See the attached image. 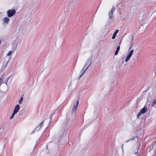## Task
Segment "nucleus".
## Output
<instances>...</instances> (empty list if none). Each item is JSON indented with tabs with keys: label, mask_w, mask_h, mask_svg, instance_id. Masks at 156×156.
<instances>
[{
	"label": "nucleus",
	"mask_w": 156,
	"mask_h": 156,
	"mask_svg": "<svg viewBox=\"0 0 156 156\" xmlns=\"http://www.w3.org/2000/svg\"><path fill=\"white\" fill-rule=\"evenodd\" d=\"M20 105L17 104L16 105V106L15 107L13 112L10 117V119H12L14 116L15 114H16L19 111L20 109Z\"/></svg>",
	"instance_id": "obj_1"
},
{
	"label": "nucleus",
	"mask_w": 156,
	"mask_h": 156,
	"mask_svg": "<svg viewBox=\"0 0 156 156\" xmlns=\"http://www.w3.org/2000/svg\"><path fill=\"white\" fill-rule=\"evenodd\" d=\"M133 52L134 50L132 49L127 53L126 56V58L125 59V62H127L130 59L133 55Z\"/></svg>",
	"instance_id": "obj_2"
},
{
	"label": "nucleus",
	"mask_w": 156,
	"mask_h": 156,
	"mask_svg": "<svg viewBox=\"0 0 156 156\" xmlns=\"http://www.w3.org/2000/svg\"><path fill=\"white\" fill-rule=\"evenodd\" d=\"M147 107L145 106H144L143 108L140 110L139 112L138 113L137 115V117L138 118L139 117L141 114L145 113L147 111Z\"/></svg>",
	"instance_id": "obj_3"
},
{
	"label": "nucleus",
	"mask_w": 156,
	"mask_h": 156,
	"mask_svg": "<svg viewBox=\"0 0 156 156\" xmlns=\"http://www.w3.org/2000/svg\"><path fill=\"white\" fill-rule=\"evenodd\" d=\"M16 13L14 9L9 10L7 11V14L9 17H11L14 15Z\"/></svg>",
	"instance_id": "obj_4"
},
{
	"label": "nucleus",
	"mask_w": 156,
	"mask_h": 156,
	"mask_svg": "<svg viewBox=\"0 0 156 156\" xmlns=\"http://www.w3.org/2000/svg\"><path fill=\"white\" fill-rule=\"evenodd\" d=\"M79 104V101L78 100H76L74 101L73 102V106L72 110V112H75L76 111V109L78 106Z\"/></svg>",
	"instance_id": "obj_5"
},
{
	"label": "nucleus",
	"mask_w": 156,
	"mask_h": 156,
	"mask_svg": "<svg viewBox=\"0 0 156 156\" xmlns=\"http://www.w3.org/2000/svg\"><path fill=\"white\" fill-rule=\"evenodd\" d=\"M92 63V60L91 58H89L86 61L84 66L88 69L89 66H90Z\"/></svg>",
	"instance_id": "obj_6"
},
{
	"label": "nucleus",
	"mask_w": 156,
	"mask_h": 156,
	"mask_svg": "<svg viewBox=\"0 0 156 156\" xmlns=\"http://www.w3.org/2000/svg\"><path fill=\"white\" fill-rule=\"evenodd\" d=\"M115 9V8L114 7H112L109 12L108 16L111 19H113V14Z\"/></svg>",
	"instance_id": "obj_7"
},
{
	"label": "nucleus",
	"mask_w": 156,
	"mask_h": 156,
	"mask_svg": "<svg viewBox=\"0 0 156 156\" xmlns=\"http://www.w3.org/2000/svg\"><path fill=\"white\" fill-rule=\"evenodd\" d=\"M87 68H86L84 66H83V68L81 69L80 72V77H81L85 73V72L87 70Z\"/></svg>",
	"instance_id": "obj_8"
},
{
	"label": "nucleus",
	"mask_w": 156,
	"mask_h": 156,
	"mask_svg": "<svg viewBox=\"0 0 156 156\" xmlns=\"http://www.w3.org/2000/svg\"><path fill=\"white\" fill-rule=\"evenodd\" d=\"M3 20L4 23L7 24L9 21V19L7 17H5L3 18Z\"/></svg>",
	"instance_id": "obj_9"
},
{
	"label": "nucleus",
	"mask_w": 156,
	"mask_h": 156,
	"mask_svg": "<svg viewBox=\"0 0 156 156\" xmlns=\"http://www.w3.org/2000/svg\"><path fill=\"white\" fill-rule=\"evenodd\" d=\"M118 31H119L118 30H117L114 33L113 35V36H112V39H114L115 38L116 35L118 33Z\"/></svg>",
	"instance_id": "obj_10"
},
{
	"label": "nucleus",
	"mask_w": 156,
	"mask_h": 156,
	"mask_svg": "<svg viewBox=\"0 0 156 156\" xmlns=\"http://www.w3.org/2000/svg\"><path fill=\"white\" fill-rule=\"evenodd\" d=\"M120 49V46H119L117 47L116 51H115V55H116L118 54V52Z\"/></svg>",
	"instance_id": "obj_11"
},
{
	"label": "nucleus",
	"mask_w": 156,
	"mask_h": 156,
	"mask_svg": "<svg viewBox=\"0 0 156 156\" xmlns=\"http://www.w3.org/2000/svg\"><path fill=\"white\" fill-rule=\"evenodd\" d=\"M23 97H20V99L19 100V103L20 104H22V102H23Z\"/></svg>",
	"instance_id": "obj_12"
},
{
	"label": "nucleus",
	"mask_w": 156,
	"mask_h": 156,
	"mask_svg": "<svg viewBox=\"0 0 156 156\" xmlns=\"http://www.w3.org/2000/svg\"><path fill=\"white\" fill-rule=\"evenodd\" d=\"M156 104V99H154L151 104V106L154 107Z\"/></svg>",
	"instance_id": "obj_13"
},
{
	"label": "nucleus",
	"mask_w": 156,
	"mask_h": 156,
	"mask_svg": "<svg viewBox=\"0 0 156 156\" xmlns=\"http://www.w3.org/2000/svg\"><path fill=\"white\" fill-rule=\"evenodd\" d=\"M12 53V51H9V52L7 53V56H9Z\"/></svg>",
	"instance_id": "obj_14"
},
{
	"label": "nucleus",
	"mask_w": 156,
	"mask_h": 156,
	"mask_svg": "<svg viewBox=\"0 0 156 156\" xmlns=\"http://www.w3.org/2000/svg\"><path fill=\"white\" fill-rule=\"evenodd\" d=\"M42 125H43V122H41L39 124V126H38L37 128H39V129H40L41 127L42 126Z\"/></svg>",
	"instance_id": "obj_15"
},
{
	"label": "nucleus",
	"mask_w": 156,
	"mask_h": 156,
	"mask_svg": "<svg viewBox=\"0 0 156 156\" xmlns=\"http://www.w3.org/2000/svg\"><path fill=\"white\" fill-rule=\"evenodd\" d=\"M2 78H0V84L2 83Z\"/></svg>",
	"instance_id": "obj_16"
}]
</instances>
